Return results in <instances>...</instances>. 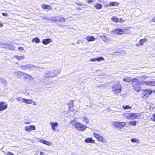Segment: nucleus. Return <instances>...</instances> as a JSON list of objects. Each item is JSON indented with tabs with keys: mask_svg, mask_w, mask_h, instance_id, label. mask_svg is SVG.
Listing matches in <instances>:
<instances>
[{
	"mask_svg": "<svg viewBox=\"0 0 155 155\" xmlns=\"http://www.w3.org/2000/svg\"><path fill=\"white\" fill-rule=\"evenodd\" d=\"M26 66H27V65H26L25 66H21V68L22 69L26 70L27 69V67Z\"/></svg>",
	"mask_w": 155,
	"mask_h": 155,
	"instance_id": "41",
	"label": "nucleus"
},
{
	"mask_svg": "<svg viewBox=\"0 0 155 155\" xmlns=\"http://www.w3.org/2000/svg\"><path fill=\"white\" fill-rule=\"evenodd\" d=\"M125 123L124 122H116L115 123V126L118 127H121L125 126Z\"/></svg>",
	"mask_w": 155,
	"mask_h": 155,
	"instance_id": "9",
	"label": "nucleus"
},
{
	"mask_svg": "<svg viewBox=\"0 0 155 155\" xmlns=\"http://www.w3.org/2000/svg\"><path fill=\"white\" fill-rule=\"evenodd\" d=\"M6 81L4 79H3V81H2V82L3 83H5Z\"/></svg>",
	"mask_w": 155,
	"mask_h": 155,
	"instance_id": "49",
	"label": "nucleus"
},
{
	"mask_svg": "<svg viewBox=\"0 0 155 155\" xmlns=\"http://www.w3.org/2000/svg\"><path fill=\"white\" fill-rule=\"evenodd\" d=\"M90 61H91L94 62L96 61V58H92L90 59Z\"/></svg>",
	"mask_w": 155,
	"mask_h": 155,
	"instance_id": "42",
	"label": "nucleus"
},
{
	"mask_svg": "<svg viewBox=\"0 0 155 155\" xmlns=\"http://www.w3.org/2000/svg\"><path fill=\"white\" fill-rule=\"evenodd\" d=\"M39 154L40 155H45L44 153L42 152H40Z\"/></svg>",
	"mask_w": 155,
	"mask_h": 155,
	"instance_id": "47",
	"label": "nucleus"
},
{
	"mask_svg": "<svg viewBox=\"0 0 155 155\" xmlns=\"http://www.w3.org/2000/svg\"><path fill=\"white\" fill-rule=\"evenodd\" d=\"M100 38L101 39H103L104 41H107L108 40L107 37L105 35H102L101 36Z\"/></svg>",
	"mask_w": 155,
	"mask_h": 155,
	"instance_id": "31",
	"label": "nucleus"
},
{
	"mask_svg": "<svg viewBox=\"0 0 155 155\" xmlns=\"http://www.w3.org/2000/svg\"><path fill=\"white\" fill-rule=\"evenodd\" d=\"M50 124L51 126V128L54 131L55 130V127H57L58 126V124L57 122H50Z\"/></svg>",
	"mask_w": 155,
	"mask_h": 155,
	"instance_id": "11",
	"label": "nucleus"
},
{
	"mask_svg": "<svg viewBox=\"0 0 155 155\" xmlns=\"http://www.w3.org/2000/svg\"><path fill=\"white\" fill-rule=\"evenodd\" d=\"M140 114L139 113H129L124 114V117L128 119L134 120L135 119H138L140 117Z\"/></svg>",
	"mask_w": 155,
	"mask_h": 155,
	"instance_id": "3",
	"label": "nucleus"
},
{
	"mask_svg": "<svg viewBox=\"0 0 155 155\" xmlns=\"http://www.w3.org/2000/svg\"><path fill=\"white\" fill-rule=\"evenodd\" d=\"M147 40V39L146 38H144L143 39H141L139 43L137 44V46L142 45L143 44L144 42H146Z\"/></svg>",
	"mask_w": 155,
	"mask_h": 155,
	"instance_id": "17",
	"label": "nucleus"
},
{
	"mask_svg": "<svg viewBox=\"0 0 155 155\" xmlns=\"http://www.w3.org/2000/svg\"><path fill=\"white\" fill-rule=\"evenodd\" d=\"M146 77L145 76H142L140 77V78H141L142 79H145L146 78Z\"/></svg>",
	"mask_w": 155,
	"mask_h": 155,
	"instance_id": "46",
	"label": "nucleus"
},
{
	"mask_svg": "<svg viewBox=\"0 0 155 155\" xmlns=\"http://www.w3.org/2000/svg\"><path fill=\"white\" fill-rule=\"evenodd\" d=\"M95 0H87V1L88 3L90 2L94 3V2Z\"/></svg>",
	"mask_w": 155,
	"mask_h": 155,
	"instance_id": "43",
	"label": "nucleus"
},
{
	"mask_svg": "<svg viewBox=\"0 0 155 155\" xmlns=\"http://www.w3.org/2000/svg\"><path fill=\"white\" fill-rule=\"evenodd\" d=\"M8 107L7 104L4 102H0V111H2L7 108Z\"/></svg>",
	"mask_w": 155,
	"mask_h": 155,
	"instance_id": "6",
	"label": "nucleus"
},
{
	"mask_svg": "<svg viewBox=\"0 0 155 155\" xmlns=\"http://www.w3.org/2000/svg\"><path fill=\"white\" fill-rule=\"evenodd\" d=\"M132 80L131 78L129 77H126L123 79L124 81L127 82H129L131 81H132Z\"/></svg>",
	"mask_w": 155,
	"mask_h": 155,
	"instance_id": "23",
	"label": "nucleus"
},
{
	"mask_svg": "<svg viewBox=\"0 0 155 155\" xmlns=\"http://www.w3.org/2000/svg\"><path fill=\"white\" fill-rule=\"evenodd\" d=\"M23 74L25 75V79L29 78V79H31V80H32L33 78L30 75H28L26 74Z\"/></svg>",
	"mask_w": 155,
	"mask_h": 155,
	"instance_id": "28",
	"label": "nucleus"
},
{
	"mask_svg": "<svg viewBox=\"0 0 155 155\" xmlns=\"http://www.w3.org/2000/svg\"><path fill=\"white\" fill-rule=\"evenodd\" d=\"M131 140L132 142H136L137 143H139L140 141L137 138H132Z\"/></svg>",
	"mask_w": 155,
	"mask_h": 155,
	"instance_id": "34",
	"label": "nucleus"
},
{
	"mask_svg": "<svg viewBox=\"0 0 155 155\" xmlns=\"http://www.w3.org/2000/svg\"><path fill=\"white\" fill-rule=\"evenodd\" d=\"M81 119L83 121H84L85 123L86 124H88L89 123V120L88 118L86 117L83 116L81 117Z\"/></svg>",
	"mask_w": 155,
	"mask_h": 155,
	"instance_id": "15",
	"label": "nucleus"
},
{
	"mask_svg": "<svg viewBox=\"0 0 155 155\" xmlns=\"http://www.w3.org/2000/svg\"><path fill=\"white\" fill-rule=\"evenodd\" d=\"M137 121H131L129 122L128 124L130 125L135 126L136 125Z\"/></svg>",
	"mask_w": 155,
	"mask_h": 155,
	"instance_id": "26",
	"label": "nucleus"
},
{
	"mask_svg": "<svg viewBox=\"0 0 155 155\" xmlns=\"http://www.w3.org/2000/svg\"><path fill=\"white\" fill-rule=\"evenodd\" d=\"M52 41L51 40L50 38H47L43 40L42 42L43 44L47 45Z\"/></svg>",
	"mask_w": 155,
	"mask_h": 155,
	"instance_id": "14",
	"label": "nucleus"
},
{
	"mask_svg": "<svg viewBox=\"0 0 155 155\" xmlns=\"http://www.w3.org/2000/svg\"><path fill=\"white\" fill-rule=\"evenodd\" d=\"M56 75V74L54 72V71H47L44 75L45 77L46 78L53 77Z\"/></svg>",
	"mask_w": 155,
	"mask_h": 155,
	"instance_id": "5",
	"label": "nucleus"
},
{
	"mask_svg": "<svg viewBox=\"0 0 155 155\" xmlns=\"http://www.w3.org/2000/svg\"><path fill=\"white\" fill-rule=\"evenodd\" d=\"M36 129L34 125L26 126L25 127V129L26 131L30 132L32 130H35Z\"/></svg>",
	"mask_w": 155,
	"mask_h": 155,
	"instance_id": "10",
	"label": "nucleus"
},
{
	"mask_svg": "<svg viewBox=\"0 0 155 155\" xmlns=\"http://www.w3.org/2000/svg\"><path fill=\"white\" fill-rule=\"evenodd\" d=\"M86 39L88 41H94L95 38L93 36H87L86 37Z\"/></svg>",
	"mask_w": 155,
	"mask_h": 155,
	"instance_id": "20",
	"label": "nucleus"
},
{
	"mask_svg": "<svg viewBox=\"0 0 155 155\" xmlns=\"http://www.w3.org/2000/svg\"><path fill=\"white\" fill-rule=\"evenodd\" d=\"M2 15L4 16H6L8 15V14L7 13H3Z\"/></svg>",
	"mask_w": 155,
	"mask_h": 155,
	"instance_id": "45",
	"label": "nucleus"
},
{
	"mask_svg": "<svg viewBox=\"0 0 155 155\" xmlns=\"http://www.w3.org/2000/svg\"><path fill=\"white\" fill-rule=\"evenodd\" d=\"M65 19L64 18L62 17H58L57 22H63L65 21Z\"/></svg>",
	"mask_w": 155,
	"mask_h": 155,
	"instance_id": "25",
	"label": "nucleus"
},
{
	"mask_svg": "<svg viewBox=\"0 0 155 155\" xmlns=\"http://www.w3.org/2000/svg\"><path fill=\"white\" fill-rule=\"evenodd\" d=\"M18 48L20 51H22L24 49L23 48L21 47H18Z\"/></svg>",
	"mask_w": 155,
	"mask_h": 155,
	"instance_id": "44",
	"label": "nucleus"
},
{
	"mask_svg": "<svg viewBox=\"0 0 155 155\" xmlns=\"http://www.w3.org/2000/svg\"><path fill=\"white\" fill-rule=\"evenodd\" d=\"M152 20L153 22H155V17H154L152 19Z\"/></svg>",
	"mask_w": 155,
	"mask_h": 155,
	"instance_id": "48",
	"label": "nucleus"
},
{
	"mask_svg": "<svg viewBox=\"0 0 155 155\" xmlns=\"http://www.w3.org/2000/svg\"><path fill=\"white\" fill-rule=\"evenodd\" d=\"M73 101H72L68 105V108L69 109L71 110V108L73 106Z\"/></svg>",
	"mask_w": 155,
	"mask_h": 155,
	"instance_id": "39",
	"label": "nucleus"
},
{
	"mask_svg": "<svg viewBox=\"0 0 155 155\" xmlns=\"http://www.w3.org/2000/svg\"><path fill=\"white\" fill-rule=\"evenodd\" d=\"M151 118L152 121H155V113L152 115Z\"/></svg>",
	"mask_w": 155,
	"mask_h": 155,
	"instance_id": "40",
	"label": "nucleus"
},
{
	"mask_svg": "<svg viewBox=\"0 0 155 155\" xmlns=\"http://www.w3.org/2000/svg\"><path fill=\"white\" fill-rule=\"evenodd\" d=\"M85 142L86 143H94L95 141L91 138H88L85 139Z\"/></svg>",
	"mask_w": 155,
	"mask_h": 155,
	"instance_id": "16",
	"label": "nucleus"
},
{
	"mask_svg": "<svg viewBox=\"0 0 155 155\" xmlns=\"http://www.w3.org/2000/svg\"><path fill=\"white\" fill-rule=\"evenodd\" d=\"M110 6H115L118 5L119 3L117 2H110L109 3Z\"/></svg>",
	"mask_w": 155,
	"mask_h": 155,
	"instance_id": "24",
	"label": "nucleus"
},
{
	"mask_svg": "<svg viewBox=\"0 0 155 155\" xmlns=\"http://www.w3.org/2000/svg\"><path fill=\"white\" fill-rule=\"evenodd\" d=\"M30 123V122H28V121L25 122V124H29Z\"/></svg>",
	"mask_w": 155,
	"mask_h": 155,
	"instance_id": "51",
	"label": "nucleus"
},
{
	"mask_svg": "<svg viewBox=\"0 0 155 155\" xmlns=\"http://www.w3.org/2000/svg\"><path fill=\"white\" fill-rule=\"evenodd\" d=\"M121 86L119 81L117 82L113 85L112 90L115 94L119 93L121 90Z\"/></svg>",
	"mask_w": 155,
	"mask_h": 155,
	"instance_id": "4",
	"label": "nucleus"
},
{
	"mask_svg": "<svg viewBox=\"0 0 155 155\" xmlns=\"http://www.w3.org/2000/svg\"><path fill=\"white\" fill-rule=\"evenodd\" d=\"M39 141L40 142L42 143L43 144H46L48 146H50L51 144V143L50 142L43 139L39 140Z\"/></svg>",
	"mask_w": 155,
	"mask_h": 155,
	"instance_id": "19",
	"label": "nucleus"
},
{
	"mask_svg": "<svg viewBox=\"0 0 155 155\" xmlns=\"http://www.w3.org/2000/svg\"><path fill=\"white\" fill-rule=\"evenodd\" d=\"M96 61H104V59L102 57H100L96 58Z\"/></svg>",
	"mask_w": 155,
	"mask_h": 155,
	"instance_id": "38",
	"label": "nucleus"
},
{
	"mask_svg": "<svg viewBox=\"0 0 155 155\" xmlns=\"http://www.w3.org/2000/svg\"><path fill=\"white\" fill-rule=\"evenodd\" d=\"M32 42H35L36 43H38L40 42V40L39 38L36 37L33 39Z\"/></svg>",
	"mask_w": 155,
	"mask_h": 155,
	"instance_id": "29",
	"label": "nucleus"
},
{
	"mask_svg": "<svg viewBox=\"0 0 155 155\" xmlns=\"http://www.w3.org/2000/svg\"><path fill=\"white\" fill-rule=\"evenodd\" d=\"M23 102L28 104H31L33 101L30 99L24 98Z\"/></svg>",
	"mask_w": 155,
	"mask_h": 155,
	"instance_id": "21",
	"label": "nucleus"
},
{
	"mask_svg": "<svg viewBox=\"0 0 155 155\" xmlns=\"http://www.w3.org/2000/svg\"><path fill=\"white\" fill-rule=\"evenodd\" d=\"M94 135L95 137L99 141L103 142L104 141V138L103 136H101L96 133H94Z\"/></svg>",
	"mask_w": 155,
	"mask_h": 155,
	"instance_id": "7",
	"label": "nucleus"
},
{
	"mask_svg": "<svg viewBox=\"0 0 155 155\" xmlns=\"http://www.w3.org/2000/svg\"><path fill=\"white\" fill-rule=\"evenodd\" d=\"M41 7L45 9L50 10L51 8V7L49 5H46L44 4H42L41 5Z\"/></svg>",
	"mask_w": 155,
	"mask_h": 155,
	"instance_id": "18",
	"label": "nucleus"
},
{
	"mask_svg": "<svg viewBox=\"0 0 155 155\" xmlns=\"http://www.w3.org/2000/svg\"><path fill=\"white\" fill-rule=\"evenodd\" d=\"M150 110H152L153 109V107H150Z\"/></svg>",
	"mask_w": 155,
	"mask_h": 155,
	"instance_id": "52",
	"label": "nucleus"
},
{
	"mask_svg": "<svg viewBox=\"0 0 155 155\" xmlns=\"http://www.w3.org/2000/svg\"><path fill=\"white\" fill-rule=\"evenodd\" d=\"M7 47L8 48L14 50L15 49V47L14 45L12 44H8V45Z\"/></svg>",
	"mask_w": 155,
	"mask_h": 155,
	"instance_id": "32",
	"label": "nucleus"
},
{
	"mask_svg": "<svg viewBox=\"0 0 155 155\" xmlns=\"http://www.w3.org/2000/svg\"><path fill=\"white\" fill-rule=\"evenodd\" d=\"M71 124L78 130L80 131H84L87 127V126L81 124L75 119H74L73 120L71 121Z\"/></svg>",
	"mask_w": 155,
	"mask_h": 155,
	"instance_id": "2",
	"label": "nucleus"
},
{
	"mask_svg": "<svg viewBox=\"0 0 155 155\" xmlns=\"http://www.w3.org/2000/svg\"><path fill=\"white\" fill-rule=\"evenodd\" d=\"M16 100L18 101H21V102H23V101H24V98H22V97H16Z\"/></svg>",
	"mask_w": 155,
	"mask_h": 155,
	"instance_id": "36",
	"label": "nucleus"
},
{
	"mask_svg": "<svg viewBox=\"0 0 155 155\" xmlns=\"http://www.w3.org/2000/svg\"><path fill=\"white\" fill-rule=\"evenodd\" d=\"M58 17H53L51 18V20L53 21L57 22Z\"/></svg>",
	"mask_w": 155,
	"mask_h": 155,
	"instance_id": "33",
	"label": "nucleus"
},
{
	"mask_svg": "<svg viewBox=\"0 0 155 155\" xmlns=\"http://www.w3.org/2000/svg\"><path fill=\"white\" fill-rule=\"evenodd\" d=\"M132 84L134 90L137 91H139L141 90L140 85L141 84L147 85L149 86H155V81H149L148 82H140L136 78L133 79Z\"/></svg>",
	"mask_w": 155,
	"mask_h": 155,
	"instance_id": "1",
	"label": "nucleus"
},
{
	"mask_svg": "<svg viewBox=\"0 0 155 155\" xmlns=\"http://www.w3.org/2000/svg\"><path fill=\"white\" fill-rule=\"evenodd\" d=\"M151 91L147 90H145L143 93V94L144 96H146V97H148L151 95Z\"/></svg>",
	"mask_w": 155,
	"mask_h": 155,
	"instance_id": "12",
	"label": "nucleus"
},
{
	"mask_svg": "<svg viewBox=\"0 0 155 155\" xmlns=\"http://www.w3.org/2000/svg\"><path fill=\"white\" fill-rule=\"evenodd\" d=\"M112 20L114 22H119V19L116 17H113L112 18Z\"/></svg>",
	"mask_w": 155,
	"mask_h": 155,
	"instance_id": "35",
	"label": "nucleus"
},
{
	"mask_svg": "<svg viewBox=\"0 0 155 155\" xmlns=\"http://www.w3.org/2000/svg\"><path fill=\"white\" fill-rule=\"evenodd\" d=\"M122 107L125 110L130 109L131 108V107L129 105L123 106Z\"/></svg>",
	"mask_w": 155,
	"mask_h": 155,
	"instance_id": "37",
	"label": "nucleus"
},
{
	"mask_svg": "<svg viewBox=\"0 0 155 155\" xmlns=\"http://www.w3.org/2000/svg\"><path fill=\"white\" fill-rule=\"evenodd\" d=\"M15 75H17L18 77H19L20 76L22 75L23 74V73L21 72L18 71L14 72Z\"/></svg>",
	"mask_w": 155,
	"mask_h": 155,
	"instance_id": "30",
	"label": "nucleus"
},
{
	"mask_svg": "<svg viewBox=\"0 0 155 155\" xmlns=\"http://www.w3.org/2000/svg\"><path fill=\"white\" fill-rule=\"evenodd\" d=\"M113 32L114 34H117L119 35H121L123 33H125V31L124 30H122L120 29H116L113 31Z\"/></svg>",
	"mask_w": 155,
	"mask_h": 155,
	"instance_id": "8",
	"label": "nucleus"
},
{
	"mask_svg": "<svg viewBox=\"0 0 155 155\" xmlns=\"http://www.w3.org/2000/svg\"><path fill=\"white\" fill-rule=\"evenodd\" d=\"M15 57L18 60H21L25 58V57L24 56H16Z\"/></svg>",
	"mask_w": 155,
	"mask_h": 155,
	"instance_id": "27",
	"label": "nucleus"
},
{
	"mask_svg": "<svg viewBox=\"0 0 155 155\" xmlns=\"http://www.w3.org/2000/svg\"><path fill=\"white\" fill-rule=\"evenodd\" d=\"M32 102H33V104L34 105H37V104L35 102H34V101H33Z\"/></svg>",
	"mask_w": 155,
	"mask_h": 155,
	"instance_id": "50",
	"label": "nucleus"
},
{
	"mask_svg": "<svg viewBox=\"0 0 155 155\" xmlns=\"http://www.w3.org/2000/svg\"><path fill=\"white\" fill-rule=\"evenodd\" d=\"M27 68L30 69L31 70H37V68H39V67L36 66H35L33 65L27 64Z\"/></svg>",
	"mask_w": 155,
	"mask_h": 155,
	"instance_id": "13",
	"label": "nucleus"
},
{
	"mask_svg": "<svg viewBox=\"0 0 155 155\" xmlns=\"http://www.w3.org/2000/svg\"><path fill=\"white\" fill-rule=\"evenodd\" d=\"M94 7L97 9H101L102 8V5L100 3H96Z\"/></svg>",
	"mask_w": 155,
	"mask_h": 155,
	"instance_id": "22",
	"label": "nucleus"
}]
</instances>
